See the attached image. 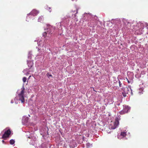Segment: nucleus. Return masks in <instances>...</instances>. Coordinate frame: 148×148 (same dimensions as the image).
I'll return each instance as SVG.
<instances>
[{"instance_id": "nucleus-1", "label": "nucleus", "mask_w": 148, "mask_h": 148, "mask_svg": "<svg viewBox=\"0 0 148 148\" xmlns=\"http://www.w3.org/2000/svg\"><path fill=\"white\" fill-rule=\"evenodd\" d=\"M21 91L19 93L18 92V90L17 92L18 94L17 96V97H15L14 99L15 103L17 104L18 102H16L17 101H21L22 103H23L25 102L24 93L25 91V88L24 86H23L22 88H21Z\"/></svg>"}, {"instance_id": "nucleus-2", "label": "nucleus", "mask_w": 148, "mask_h": 148, "mask_svg": "<svg viewBox=\"0 0 148 148\" xmlns=\"http://www.w3.org/2000/svg\"><path fill=\"white\" fill-rule=\"evenodd\" d=\"M122 90H123L122 95L124 97L126 96V94H127L130 93L131 95H133L132 90L130 86H129L128 87L125 88H122Z\"/></svg>"}, {"instance_id": "nucleus-3", "label": "nucleus", "mask_w": 148, "mask_h": 148, "mask_svg": "<svg viewBox=\"0 0 148 148\" xmlns=\"http://www.w3.org/2000/svg\"><path fill=\"white\" fill-rule=\"evenodd\" d=\"M47 32H45L43 33V36L44 37H46L47 36L49 38H50L51 34H52V32L53 30V29L52 26L49 25H47Z\"/></svg>"}, {"instance_id": "nucleus-4", "label": "nucleus", "mask_w": 148, "mask_h": 148, "mask_svg": "<svg viewBox=\"0 0 148 148\" xmlns=\"http://www.w3.org/2000/svg\"><path fill=\"white\" fill-rule=\"evenodd\" d=\"M11 131L10 129H8L6 128L3 130L1 132V135L2 134V138L4 139H5L6 138L9 137Z\"/></svg>"}, {"instance_id": "nucleus-5", "label": "nucleus", "mask_w": 148, "mask_h": 148, "mask_svg": "<svg viewBox=\"0 0 148 148\" xmlns=\"http://www.w3.org/2000/svg\"><path fill=\"white\" fill-rule=\"evenodd\" d=\"M119 119L118 117H116L115 121L113 123V125H111L109 127L110 130H114L117 128L119 125Z\"/></svg>"}, {"instance_id": "nucleus-6", "label": "nucleus", "mask_w": 148, "mask_h": 148, "mask_svg": "<svg viewBox=\"0 0 148 148\" xmlns=\"http://www.w3.org/2000/svg\"><path fill=\"white\" fill-rule=\"evenodd\" d=\"M39 12L36 10H33L29 13L27 14L26 21H27L28 18H32L33 16L36 15Z\"/></svg>"}, {"instance_id": "nucleus-7", "label": "nucleus", "mask_w": 148, "mask_h": 148, "mask_svg": "<svg viewBox=\"0 0 148 148\" xmlns=\"http://www.w3.org/2000/svg\"><path fill=\"white\" fill-rule=\"evenodd\" d=\"M29 132H27L26 135L29 138H31V137L34 136L33 134L34 132L32 130V128L30 127H29Z\"/></svg>"}, {"instance_id": "nucleus-8", "label": "nucleus", "mask_w": 148, "mask_h": 148, "mask_svg": "<svg viewBox=\"0 0 148 148\" xmlns=\"http://www.w3.org/2000/svg\"><path fill=\"white\" fill-rule=\"evenodd\" d=\"M30 138L31 139L30 142V144L33 145H34L35 143V142L36 140V137L33 136H32V137H31V138Z\"/></svg>"}, {"instance_id": "nucleus-9", "label": "nucleus", "mask_w": 148, "mask_h": 148, "mask_svg": "<svg viewBox=\"0 0 148 148\" xmlns=\"http://www.w3.org/2000/svg\"><path fill=\"white\" fill-rule=\"evenodd\" d=\"M130 109V108L128 106L124 105L123 106V112L124 113H127L129 111Z\"/></svg>"}, {"instance_id": "nucleus-10", "label": "nucleus", "mask_w": 148, "mask_h": 148, "mask_svg": "<svg viewBox=\"0 0 148 148\" xmlns=\"http://www.w3.org/2000/svg\"><path fill=\"white\" fill-rule=\"evenodd\" d=\"M29 118L28 117L24 116L22 119V123L23 124H25L28 122Z\"/></svg>"}, {"instance_id": "nucleus-11", "label": "nucleus", "mask_w": 148, "mask_h": 148, "mask_svg": "<svg viewBox=\"0 0 148 148\" xmlns=\"http://www.w3.org/2000/svg\"><path fill=\"white\" fill-rule=\"evenodd\" d=\"M27 64L28 67L29 69H30L32 66L33 64V63L32 61L27 60Z\"/></svg>"}, {"instance_id": "nucleus-12", "label": "nucleus", "mask_w": 148, "mask_h": 148, "mask_svg": "<svg viewBox=\"0 0 148 148\" xmlns=\"http://www.w3.org/2000/svg\"><path fill=\"white\" fill-rule=\"evenodd\" d=\"M114 22L115 24H120L121 21L120 19L117 18L114 20L112 19L111 21V22Z\"/></svg>"}, {"instance_id": "nucleus-13", "label": "nucleus", "mask_w": 148, "mask_h": 148, "mask_svg": "<svg viewBox=\"0 0 148 148\" xmlns=\"http://www.w3.org/2000/svg\"><path fill=\"white\" fill-rule=\"evenodd\" d=\"M123 22L126 25H127V24L128 25H131V23H130V22H128V21L126 20L125 19H124L123 20Z\"/></svg>"}, {"instance_id": "nucleus-14", "label": "nucleus", "mask_w": 148, "mask_h": 148, "mask_svg": "<svg viewBox=\"0 0 148 148\" xmlns=\"http://www.w3.org/2000/svg\"><path fill=\"white\" fill-rule=\"evenodd\" d=\"M43 17L42 16H41L39 17L38 19V21L39 22H41L42 21H43Z\"/></svg>"}, {"instance_id": "nucleus-15", "label": "nucleus", "mask_w": 148, "mask_h": 148, "mask_svg": "<svg viewBox=\"0 0 148 148\" xmlns=\"http://www.w3.org/2000/svg\"><path fill=\"white\" fill-rule=\"evenodd\" d=\"M32 56V52L31 51H29L28 56V58L29 59H31Z\"/></svg>"}, {"instance_id": "nucleus-16", "label": "nucleus", "mask_w": 148, "mask_h": 148, "mask_svg": "<svg viewBox=\"0 0 148 148\" xmlns=\"http://www.w3.org/2000/svg\"><path fill=\"white\" fill-rule=\"evenodd\" d=\"M126 135V132H122L121 133L120 136L123 137L125 136Z\"/></svg>"}, {"instance_id": "nucleus-17", "label": "nucleus", "mask_w": 148, "mask_h": 148, "mask_svg": "<svg viewBox=\"0 0 148 148\" xmlns=\"http://www.w3.org/2000/svg\"><path fill=\"white\" fill-rule=\"evenodd\" d=\"M29 69H27V68H26V69H24L23 70V72L24 73H27V72H28V73H29L30 71V70H29Z\"/></svg>"}, {"instance_id": "nucleus-18", "label": "nucleus", "mask_w": 148, "mask_h": 148, "mask_svg": "<svg viewBox=\"0 0 148 148\" xmlns=\"http://www.w3.org/2000/svg\"><path fill=\"white\" fill-rule=\"evenodd\" d=\"M116 84H118L119 85V86L120 87H121L122 86V84H121V82H120V81L119 80H118V81H116Z\"/></svg>"}, {"instance_id": "nucleus-19", "label": "nucleus", "mask_w": 148, "mask_h": 148, "mask_svg": "<svg viewBox=\"0 0 148 148\" xmlns=\"http://www.w3.org/2000/svg\"><path fill=\"white\" fill-rule=\"evenodd\" d=\"M15 141L14 139H11L10 141V143L11 145H13L15 143Z\"/></svg>"}, {"instance_id": "nucleus-20", "label": "nucleus", "mask_w": 148, "mask_h": 148, "mask_svg": "<svg viewBox=\"0 0 148 148\" xmlns=\"http://www.w3.org/2000/svg\"><path fill=\"white\" fill-rule=\"evenodd\" d=\"M87 148H90V147L92 146V145L89 143H88L86 144Z\"/></svg>"}, {"instance_id": "nucleus-21", "label": "nucleus", "mask_w": 148, "mask_h": 148, "mask_svg": "<svg viewBox=\"0 0 148 148\" xmlns=\"http://www.w3.org/2000/svg\"><path fill=\"white\" fill-rule=\"evenodd\" d=\"M84 15H85L84 16H88L89 17L90 16V17L92 16L91 14L90 13H88V14H87V13L85 14Z\"/></svg>"}, {"instance_id": "nucleus-22", "label": "nucleus", "mask_w": 148, "mask_h": 148, "mask_svg": "<svg viewBox=\"0 0 148 148\" xmlns=\"http://www.w3.org/2000/svg\"><path fill=\"white\" fill-rule=\"evenodd\" d=\"M27 78L26 77H24L23 79V82L24 83L26 82Z\"/></svg>"}, {"instance_id": "nucleus-23", "label": "nucleus", "mask_w": 148, "mask_h": 148, "mask_svg": "<svg viewBox=\"0 0 148 148\" xmlns=\"http://www.w3.org/2000/svg\"><path fill=\"white\" fill-rule=\"evenodd\" d=\"M42 42V41H39V43L38 42L37 43L38 45H40V44H41Z\"/></svg>"}, {"instance_id": "nucleus-24", "label": "nucleus", "mask_w": 148, "mask_h": 148, "mask_svg": "<svg viewBox=\"0 0 148 148\" xmlns=\"http://www.w3.org/2000/svg\"><path fill=\"white\" fill-rule=\"evenodd\" d=\"M127 82L128 83H130L131 82V81L132 80H131V81H130V80H129L127 78Z\"/></svg>"}, {"instance_id": "nucleus-25", "label": "nucleus", "mask_w": 148, "mask_h": 148, "mask_svg": "<svg viewBox=\"0 0 148 148\" xmlns=\"http://www.w3.org/2000/svg\"><path fill=\"white\" fill-rule=\"evenodd\" d=\"M45 8L47 10H49V9H50V7H47V8Z\"/></svg>"}, {"instance_id": "nucleus-26", "label": "nucleus", "mask_w": 148, "mask_h": 148, "mask_svg": "<svg viewBox=\"0 0 148 148\" xmlns=\"http://www.w3.org/2000/svg\"><path fill=\"white\" fill-rule=\"evenodd\" d=\"M24 73L26 75H28L29 73H28V72L26 73H26Z\"/></svg>"}, {"instance_id": "nucleus-27", "label": "nucleus", "mask_w": 148, "mask_h": 148, "mask_svg": "<svg viewBox=\"0 0 148 148\" xmlns=\"http://www.w3.org/2000/svg\"><path fill=\"white\" fill-rule=\"evenodd\" d=\"M56 25H59L60 26V23H57L56 24Z\"/></svg>"}, {"instance_id": "nucleus-28", "label": "nucleus", "mask_w": 148, "mask_h": 148, "mask_svg": "<svg viewBox=\"0 0 148 148\" xmlns=\"http://www.w3.org/2000/svg\"><path fill=\"white\" fill-rule=\"evenodd\" d=\"M52 75H48V77H52Z\"/></svg>"}, {"instance_id": "nucleus-29", "label": "nucleus", "mask_w": 148, "mask_h": 148, "mask_svg": "<svg viewBox=\"0 0 148 148\" xmlns=\"http://www.w3.org/2000/svg\"><path fill=\"white\" fill-rule=\"evenodd\" d=\"M11 103H14V101L13 100H12L11 101Z\"/></svg>"}, {"instance_id": "nucleus-30", "label": "nucleus", "mask_w": 148, "mask_h": 148, "mask_svg": "<svg viewBox=\"0 0 148 148\" xmlns=\"http://www.w3.org/2000/svg\"><path fill=\"white\" fill-rule=\"evenodd\" d=\"M77 13V10L76 13H75L74 14L75 16H76V14Z\"/></svg>"}, {"instance_id": "nucleus-31", "label": "nucleus", "mask_w": 148, "mask_h": 148, "mask_svg": "<svg viewBox=\"0 0 148 148\" xmlns=\"http://www.w3.org/2000/svg\"><path fill=\"white\" fill-rule=\"evenodd\" d=\"M139 92V93H140V94H142V93H143V92H142V91H141V92L140 91V92Z\"/></svg>"}, {"instance_id": "nucleus-32", "label": "nucleus", "mask_w": 148, "mask_h": 148, "mask_svg": "<svg viewBox=\"0 0 148 148\" xmlns=\"http://www.w3.org/2000/svg\"><path fill=\"white\" fill-rule=\"evenodd\" d=\"M2 142L3 143H4V141L3 140H2Z\"/></svg>"}, {"instance_id": "nucleus-33", "label": "nucleus", "mask_w": 148, "mask_h": 148, "mask_svg": "<svg viewBox=\"0 0 148 148\" xmlns=\"http://www.w3.org/2000/svg\"><path fill=\"white\" fill-rule=\"evenodd\" d=\"M143 90V89H142V88H140V90Z\"/></svg>"}, {"instance_id": "nucleus-34", "label": "nucleus", "mask_w": 148, "mask_h": 148, "mask_svg": "<svg viewBox=\"0 0 148 148\" xmlns=\"http://www.w3.org/2000/svg\"><path fill=\"white\" fill-rule=\"evenodd\" d=\"M76 0H72V1H76Z\"/></svg>"}, {"instance_id": "nucleus-35", "label": "nucleus", "mask_w": 148, "mask_h": 148, "mask_svg": "<svg viewBox=\"0 0 148 148\" xmlns=\"http://www.w3.org/2000/svg\"><path fill=\"white\" fill-rule=\"evenodd\" d=\"M57 28H60V27H57Z\"/></svg>"}, {"instance_id": "nucleus-36", "label": "nucleus", "mask_w": 148, "mask_h": 148, "mask_svg": "<svg viewBox=\"0 0 148 148\" xmlns=\"http://www.w3.org/2000/svg\"><path fill=\"white\" fill-rule=\"evenodd\" d=\"M117 137H118V138H119V137H118V136Z\"/></svg>"}, {"instance_id": "nucleus-37", "label": "nucleus", "mask_w": 148, "mask_h": 148, "mask_svg": "<svg viewBox=\"0 0 148 148\" xmlns=\"http://www.w3.org/2000/svg\"><path fill=\"white\" fill-rule=\"evenodd\" d=\"M147 34H148V32H147Z\"/></svg>"}]
</instances>
